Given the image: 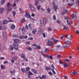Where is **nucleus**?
I'll list each match as a JSON object with an SVG mask.
<instances>
[{
	"instance_id": "obj_1",
	"label": "nucleus",
	"mask_w": 79,
	"mask_h": 79,
	"mask_svg": "<svg viewBox=\"0 0 79 79\" xmlns=\"http://www.w3.org/2000/svg\"><path fill=\"white\" fill-rule=\"evenodd\" d=\"M47 21V18H44L43 20H41L40 22V26L41 27H42L44 25H45L46 24V23Z\"/></svg>"
},
{
	"instance_id": "obj_2",
	"label": "nucleus",
	"mask_w": 79,
	"mask_h": 79,
	"mask_svg": "<svg viewBox=\"0 0 79 79\" xmlns=\"http://www.w3.org/2000/svg\"><path fill=\"white\" fill-rule=\"evenodd\" d=\"M11 6H12V4H11L10 3H8L7 5V11L9 12L11 11L12 10V8H11Z\"/></svg>"
},
{
	"instance_id": "obj_3",
	"label": "nucleus",
	"mask_w": 79,
	"mask_h": 79,
	"mask_svg": "<svg viewBox=\"0 0 79 79\" xmlns=\"http://www.w3.org/2000/svg\"><path fill=\"white\" fill-rule=\"evenodd\" d=\"M53 5L54 6L53 7V8L54 9L55 11H57V10H56L58 9V6H56V4L55 2H53Z\"/></svg>"
},
{
	"instance_id": "obj_4",
	"label": "nucleus",
	"mask_w": 79,
	"mask_h": 79,
	"mask_svg": "<svg viewBox=\"0 0 79 79\" xmlns=\"http://www.w3.org/2000/svg\"><path fill=\"white\" fill-rule=\"evenodd\" d=\"M53 42L50 41V40L48 41V42L47 43V45H48L49 46H51L52 45H53Z\"/></svg>"
},
{
	"instance_id": "obj_5",
	"label": "nucleus",
	"mask_w": 79,
	"mask_h": 79,
	"mask_svg": "<svg viewBox=\"0 0 79 79\" xmlns=\"http://www.w3.org/2000/svg\"><path fill=\"white\" fill-rule=\"evenodd\" d=\"M25 16L28 18H30V19H31V17L29 14V12H26L25 15Z\"/></svg>"
},
{
	"instance_id": "obj_6",
	"label": "nucleus",
	"mask_w": 79,
	"mask_h": 79,
	"mask_svg": "<svg viewBox=\"0 0 79 79\" xmlns=\"http://www.w3.org/2000/svg\"><path fill=\"white\" fill-rule=\"evenodd\" d=\"M51 40H52L54 42H59V40H55L53 37H51Z\"/></svg>"
},
{
	"instance_id": "obj_7",
	"label": "nucleus",
	"mask_w": 79,
	"mask_h": 79,
	"mask_svg": "<svg viewBox=\"0 0 79 79\" xmlns=\"http://www.w3.org/2000/svg\"><path fill=\"white\" fill-rule=\"evenodd\" d=\"M64 18L65 20H67V23L68 26H69V24H70V21H69V17H65Z\"/></svg>"
},
{
	"instance_id": "obj_8",
	"label": "nucleus",
	"mask_w": 79,
	"mask_h": 79,
	"mask_svg": "<svg viewBox=\"0 0 79 79\" xmlns=\"http://www.w3.org/2000/svg\"><path fill=\"white\" fill-rule=\"evenodd\" d=\"M29 6L31 10H32V11H35V8H34V7H33V6H32V5L29 4Z\"/></svg>"
},
{
	"instance_id": "obj_9",
	"label": "nucleus",
	"mask_w": 79,
	"mask_h": 79,
	"mask_svg": "<svg viewBox=\"0 0 79 79\" xmlns=\"http://www.w3.org/2000/svg\"><path fill=\"white\" fill-rule=\"evenodd\" d=\"M14 46V48L15 49V50H18V44H14L13 45Z\"/></svg>"
},
{
	"instance_id": "obj_10",
	"label": "nucleus",
	"mask_w": 79,
	"mask_h": 79,
	"mask_svg": "<svg viewBox=\"0 0 79 79\" xmlns=\"http://www.w3.org/2000/svg\"><path fill=\"white\" fill-rule=\"evenodd\" d=\"M72 19H77V18L76 15L73 14L72 15Z\"/></svg>"
},
{
	"instance_id": "obj_11",
	"label": "nucleus",
	"mask_w": 79,
	"mask_h": 79,
	"mask_svg": "<svg viewBox=\"0 0 79 79\" xmlns=\"http://www.w3.org/2000/svg\"><path fill=\"white\" fill-rule=\"evenodd\" d=\"M10 73H11L12 75H14L15 74V73H16V71H15V70H10Z\"/></svg>"
},
{
	"instance_id": "obj_12",
	"label": "nucleus",
	"mask_w": 79,
	"mask_h": 79,
	"mask_svg": "<svg viewBox=\"0 0 79 79\" xmlns=\"http://www.w3.org/2000/svg\"><path fill=\"white\" fill-rule=\"evenodd\" d=\"M37 32V30L35 29H33L32 31V33H33V34H34V35L35 34V32Z\"/></svg>"
},
{
	"instance_id": "obj_13",
	"label": "nucleus",
	"mask_w": 79,
	"mask_h": 79,
	"mask_svg": "<svg viewBox=\"0 0 79 79\" xmlns=\"http://www.w3.org/2000/svg\"><path fill=\"white\" fill-rule=\"evenodd\" d=\"M66 13H68V10H65V11H64L61 13V15H64V14H66Z\"/></svg>"
},
{
	"instance_id": "obj_14",
	"label": "nucleus",
	"mask_w": 79,
	"mask_h": 79,
	"mask_svg": "<svg viewBox=\"0 0 79 79\" xmlns=\"http://www.w3.org/2000/svg\"><path fill=\"white\" fill-rule=\"evenodd\" d=\"M44 32V30L43 29H41L38 31V33L39 34H41Z\"/></svg>"
},
{
	"instance_id": "obj_15",
	"label": "nucleus",
	"mask_w": 79,
	"mask_h": 79,
	"mask_svg": "<svg viewBox=\"0 0 79 79\" xmlns=\"http://www.w3.org/2000/svg\"><path fill=\"white\" fill-rule=\"evenodd\" d=\"M63 29L66 30V31H68L69 30V27L68 26H64Z\"/></svg>"
},
{
	"instance_id": "obj_16",
	"label": "nucleus",
	"mask_w": 79,
	"mask_h": 79,
	"mask_svg": "<svg viewBox=\"0 0 79 79\" xmlns=\"http://www.w3.org/2000/svg\"><path fill=\"white\" fill-rule=\"evenodd\" d=\"M77 74V72H76L75 70H73V73H72V76H74V75H76Z\"/></svg>"
},
{
	"instance_id": "obj_17",
	"label": "nucleus",
	"mask_w": 79,
	"mask_h": 79,
	"mask_svg": "<svg viewBox=\"0 0 79 79\" xmlns=\"http://www.w3.org/2000/svg\"><path fill=\"white\" fill-rule=\"evenodd\" d=\"M15 43L14 44H18V43L19 42V40L17 39H15L14 40Z\"/></svg>"
},
{
	"instance_id": "obj_18",
	"label": "nucleus",
	"mask_w": 79,
	"mask_h": 79,
	"mask_svg": "<svg viewBox=\"0 0 79 79\" xmlns=\"http://www.w3.org/2000/svg\"><path fill=\"white\" fill-rule=\"evenodd\" d=\"M5 10V9L3 8H1L0 9V13H2Z\"/></svg>"
},
{
	"instance_id": "obj_19",
	"label": "nucleus",
	"mask_w": 79,
	"mask_h": 79,
	"mask_svg": "<svg viewBox=\"0 0 79 79\" xmlns=\"http://www.w3.org/2000/svg\"><path fill=\"white\" fill-rule=\"evenodd\" d=\"M63 65L64 68H66V67H68L69 65L67 63H65L63 64Z\"/></svg>"
},
{
	"instance_id": "obj_20",
	"label": "nucleus",
	"mask_w": 79,
	"mask_h": 79,
	"mask_svg": "<svg viewBox=\"0 0 79 79\" xmlns=\"http://www.w3.org/2000/svg\"><path fill=\"white\" fill-rule=\"evenodd\" d=\"M31 71H32V72H33L34 74H37V70L34 69H32Z\"/></svg>"
},
{
	"instance_id": "obj_21",
	"label": "nucleus",
	"mask_w": 79,
	"mask_h": 79,
	"mask_svg": "<svg viewBox=\"0 0 79 79\" xmlns=\"http://www.w3.org/2000/svg\"><path fill=\"white\" fill-rule=\"evenodd\" d=\"M25 31H26V28L25 27H23L22 29V33L23 34H24V32H25Z\"/></svg>"
},
{
	"instance_id": "obj_22",
	"label": "nucleus",
	"mask_w": 79,
	"mask_h": 79,
	"mask_svg": "<svg viewBox=\"0 0 79 79\" xmlns=\"http://www.w3.org/2000/svg\"><path fill=\"white\" fill-rule=\"evenodd\" d=\"M49 51V48H46L45 49V50L44 51V52L45 53H47Z\"/></svg>"
},
{
	"instance_id": "obj_23",
	"label": "nucleus",
	"mask_w": 79,
	"mask_h": 79,
	"mask_svg": "<svg viewBox=\"0 0 79 79\" xmlns=\"http://www.w3.org/2000/svg\"><path fill=\"white\" fill-rule=\"evenodd\" d=\"M8 23V21L6 20H4L3 22V24H6Z\"/></svg>"
},
{
	"instance_id": "obj_24",
	"label": "nucleus",
	"mask_w": 79,
	"mask_h": 79,
	"mask_svg": "<svg viewBox=\"0 0 79 79\" xmlns=\"http://www.w3.org/2000/svg\"><path fill=\"white\" fill-rule=\"evenodd\" d=\"M12 37H18L19 36L18 35V34H16L15 35L13 34L12 35Z\"/></svg>"
},
{
	"instance_id": "obj_25",
	"label": "nucleus",
	"mask_w": 79,
	"mask_h": 79,
	"mask_svg": "<svg viewBox=\"0 0 79 79\" xmlns=\"http://www.w3.org/2000/svg\"><path fill=\"white\" fill-rule=\"evenodd\" d=\"M66 42L67 44L69 45V46L71 45V41L67 40L66 41Z\"/></svg>"
},
{
	"instance_id": "obj_26",
	"label": "nucleus",
	"mask_w": 79,
	"mask_h": 79,
	"mask_svg": "<svg viewBox=\"0 0 79 79\" xmlns=\"http://www.w3.org/2000/svg\"><path fill=\"white\" fill-rule=\"evenodd\" d=\"M19 10L20 13L23 14V13H24V11L22 9H21V8H20L19 9Z\"/></svg>"
},
{
	"instance_id": "obj_27",
	"label": "nucleus",
	"mask_w": 79,
	"mask_h": 79,
	"mask_svg": "<svg viewBox=\"0 0 79 79\" xmlns=\"http://www.w3.org/2000/svg\"><path fill=\"white\" fill-rule=\"evenodd\" d=\"M1 3H2V5H3L5 4V3L6 2V1L5 0H1Z\"/></svg>"
},
{
	"instance_id": "obj_28",
	"label": "nucleus",
	"mask_w": 79,
	"mask_h": 79,
	"mask_svg": "<svg viewBox=\"0 0 79 79\" xmlns=\"http://www.w3.org/2000/svg\"><path fill=\"white\" fill-rule=\"evenodd\" d=\"M1 69H5V65H1Z\"/></svg>"
},
{
	"instance_id": "obj_29",
	"label": "nucleus",
	"mask_w": 79,
	"mask_h": 79,
	"mask_svg": "<svg viewBox=\"0 0 79 79\" xmlns=\"http://www.w3.org/2000/svg\"><path fill=\"white\" fill-rule=\"evenodd\" d=\"M39 4V0H36L35 1V5H37Z\"/></svg>"
},
{
	"instance_id": "obj_30",
	"label": "nucleus",
	"mask_w": 79,
	"mask_h": 79,
	"mask_svg": "<svg viewBox=\"0 0 79 79\" xmlns=\"http://www.w3.org/2000/svg\"><path fill=\"white\" fill-rule=\"evenodd\" d=\"M3 45L0 44V49L1 50H2V49H3Z\"/></svg>"
},
{
	"instance_id": "obj_31",
	"label": "nucleus",
	"mask_w": 79,
	"mask_h": 79,
	"mask_svg": "<svg viewBox=\"0 0 79 79\" xmlns=\"http://www.w3.org/2000/svg\"><path fill=\"white\" fill-rule=\"evenodd\" d=\"M21 56H22V58H24V59L26 58V57H25V55H24V54H22Z\"/></svg>"
},
{
	"instance_id": "obj_32",
	"label": "nucleus",
	"mask_w": 79,
	"mask_h": 79,
	"mask_svg": "<svg viewBox=\"0 0 79 79\" xmlns=\"http://www.w3.org/2000/svg\"><path fill=\"white\" fill-rule=\"evenodd\" d=\"M15 25H12L11 27V29H15Z\"/></svg>"
},
{
	"instance_id": "obj_33",
	"label": "nucleus",
	"mask_w": 79,
	"mask_h": 79,
	"mask_svg": "<svg viewBox=\"0 0 79 79\" xmlns=\"http://www.w3.org/2000/svg\"><path fill=\"white\" fill-rule=\"evenodd\" d=\"M3 39L4 41H6L7 39V37L6 36H3Z\"/></svg>"
},
{
	"instance_id": "obj_34",
	"label": "nucleus",
	"mask_w": 79,
	"mask_h": 79,
	"mask_svg": "<svg viewBox=\"0 0 79 79\" xmlns=\"http://www.w3.org/2000/svg\"><path fill=\"white\" fill-rule=\"evenodd\" d=\"M28 26L29 28L31 29H32V26H31V24H29L28 25Z\"/></svg>"
},
{
	"instance_id": "obj_35",
	"label": "nucleus",
	"mask_w": 79,
	"mask_h": 79,
	"mask_svg": "<svg viewBox=\"0 0 79 79\" xmlns=\"http://www.w3.org/2000/svg\"><path fill=\"white\" fill-rule=\"evenodd\" d=\"M7 19L9 20H10L8 21V22H12L13 20H11V19L10 18V17H8Z\"/></svg>"
},
{
	"instance_id": "obj_36",
	"label": "nucleus",
	"mask_w": 79,
	"mask_h": 79,
	"mask_svg": "<svg viewBox=\"0 0 79 79\" xmlns=\"http://www.w3.org/2000/svg\"><path fill=\"white\" fill-rule=\"evenodd\" d=\"M21 71L23 73H26L27 71L26 70L23 69H21Z\"/></svg>"
},
{
	"instance_id": "obj_37",
	"label": "nucleus",
	"mask_w": 79,
	"mask_h": 79,
	"mask_svg": "<svg viewBox=\"0 0 79 79\" xmlns=\"http://www.w3.org/2000/svg\"><path fill=\"white\" fill-rule=\"evenodd\" d=\"M13 60H16L18 59V57H14L12 58Z\"/></svg>"
},
{
	"instance_id": "obj_38",
	"label": "nucleus",
	"mask_w": 79,
	"mask_h": 79,
	"mask_svg": "<svg viewBox=\"0 0 79 79\" xmlns=\"http://www.w3.org/2000/svg\"><path fill=\"white\" fill-rule=\"evenodd\" d=\"M47 10L48 13H50V8H48L47 9Z\"/></svg>"
},
{
	"instance_id": "obj_39",
	"label": "nucleus",
	"mask_w": 79,
	"mask_h": 79,
	"mask_svg": "<svg viewBox=\"0 0 79 79\" xmlns=\"http://www.w3.org/2000/svg\"><path fill=\"white\" fill-rule=\"evenodd\" d=\"M12 13L13 14V16L15 17V15H16V12L13 11L12 12Z\"/></svg>"
},
{
	"instance_id": "obj_40",
	"label": "nucleus",
	"mask_w": 79,
	"mask_h": 79,
	"mask_svg": "<svg viewBox=\"0 0 79 79\" xmlns=\"http://www.w3.org/2000/svg\"><path fill=\"white\" fill-rule=\"evenodd\" d=\"M42 77L43 78V79H45L46 78H47V77H46V76L45 75H43L42 76Z\"/></svg>"
},
{
	"instance_id": "obj_41",
	"label": "nucleus",
	"mask_w": 79,
	"mask_h": 79,
	"mask_svg": "<svg viewBox=\"0 0 79 79\" xmlns=\"http://www.w3.org/2000/svg\"><path fill=\"white\" fill-rule=\"evenodd\" d=\"M6 36V32H4L3 33V37Z\"/></svg>"
},
{
	"instance_id": "obj_42",
	"label": "nucleus",
	"mask_w": 79,
	"mask_h": 79,
	"mask_svg": "<svg viewBox=\"0 0 79 79\" xmlns=\"http://www.w3.org/2000/svg\"><path fill=\"white\" fill-rule=\"evenodd\" d=\"M10 50H13V47L11 46H10Z\"/></svg>"
},
{
	"instance_id": "obj_43",
	"label": "nucleus",
	"mask_w": 79,
	"mask_h": 79,
	"mask_svg": "<svg viewBox=\"0 0 79 79\" xmlns=\"http://www.w3.org/2000/svg\"><path fill=\"white\" fill-rule=\"evenodd\" d=\"M28 74H29V75H33V73H31V72L29 71L28 72Z\"/></svg>"
},
{
	"instance_id": "obj_44",
	"label": "nucleus",
	"mask_w": 79,
	"mask_h": 79,
	"mask_svg": "<svg viewBox=\"0 0 79 79\" xmlns=\"http://www.w3.org/2000/svg\"><path fill=\"white\" fill-rule=\"evenodd\" d=\"M18 2H19V0H15L14 2V3H18Z\"/></svg>"
},
{
	"instance_id": "obj_45",
	"label": "nucleus",
	"mask_w": 79,
	"mask_h": 79,
	"mask_svg": "<svg viewBox=\"0 0 79 79\" xmlns=\"http://www.w3.org/2000/svg\"><path fill=\"white\" fill-rule=\"evenodd\" d=\"M64 61H67L68 62H69V61H69V60H68V59H64Z\"/></svg>"
},
{
	"instance_id": "obj_46",
	"label": "nucleus",
	"mask_w": 79,
	"mask_h": 79,
	"mask_svg": "<svg viewBox=\"0 0 79 79\" xmlns=\"http://www.w3.org/2000/svg\"><path fill=\"white\" fill-rule=\"evenodd\" d=\"M25 21V19H23L21 20V23H24V22Z\"/></svg>"
},
{
	"instance_id": "obj_47",
	"label": "nucleus",
	"mask_w": 79,
	"mask_h": 79,
	"mask_svg": "<svg viewBox=\"0 0 79 79\" xmlns=\"http://www.w3.org/2000/svg\"><path fill=\"white\" fill-rule=\"evenodd\" d=\"M50 68L49 67L47 66L45 68V69L47 70H50Z\"/></svg>"
},
{
	"instance_id": "obj_48",
	"label": "nucleus",
	"mask_w": 79,
	"mask_h": 79,
	"mask_svg": "<svg viewBox=\"0 0 79 79\" xmlns=\"http://www.w3.org/2000/svg\"><path fill=\"white\" fill-rule=\"evenodd\" d=\"M36 48L37 49H40V45H37L36 46Z\"/></svg>"
},
{
	"instance_id": "obj_49",
	"label": "nucleus",
	"mask_w": 79,
	"mask_h": 79,
	"mask_svg": "<svg viewBox=\"0 0 79 79\" xmlns=\"http://www.w3.org/2000/svg\"><path fill=\"white\" fill-rule=\"evenodd\" d=\"M30 70V68H29V67H27L26 69V70L27 71H29Z\"/></svg>"
},
{
	"instance_id": "obj_50",
	"label": "nucleus",
	"mask_w": 79,
	"mask_h": 79,
	"mask_svg": "<svg viewBox=\"0 0 79 79\" xmlns=\"http://www.w3.org/2000/svg\"><path fill=\"white\" fill-rule=\"evenodd\" d=\"M53 19L54 20H56V16H55V15H54L53 16Z\"/></svg>"
},
{
	"instance_id": "obj_51",
	"label": "nucleus",
	"mask_w": 79,
	"mask_h": 79,
	"mask_svg": "<svg viewBox=\"0 0 79 79\" xmlns=\"http://www.w3.org/2000/svg\"><path fill=\"white\" fill-rule=\"evenodd\" d=\"M52 29L51 28H49L48 29V31H52Z\"/></svg>"
},
{
	"instance_id": "obj_52",
	"label": "nucleus",
	"mask_w": 79,
	"mask_h": 79,
	"mask_svg": "<svg viewBox=\"0 0 79 79\" xmlns=\"http://www.w3.org/2000/svg\"><path fill=\"white\" fill-rule=\"evenodd\" d=\"M57 57L58 58H61V56L60 55H58L57 56Z\"/></svg>"
},
{
	"instance_id": "obj_53",
	"label": "nucleus",
	"mask_w": 79,
	"mask_h": 79,
	"mask_svg": "<svg viewBox=\"0 0 79 79\" xmlns=\"http://www.w3.org/2000/svg\"><path fill=\"white\" fill-rule=\"evenodd\" d=\"M41 54L43 56H44V57H45V55L44 54V52H41Z\"/></svg>"
},
{
	"instance_id": "obj_54",
	"label": "nucleus",
	"mask_w": 79,
	"mask_h": 79,
	"mask_svg": "<svg viewBox=\"0 0 79 79\" xmlns=\"http://www.w3.org/2000/svg\"><path fill=\"white\" fill-rule=\"evenodd\" d=\"M37 8L38 10H40V6H37Z\"/></svg>"
},
{
	"instance_id": "obj_55",
	"label": "nucleus",
	"mask_w": 79,
	"mask_h": 79,
	"mask_svg": "<svg viewBox=\"0 0 79 79\" xmlns=\"http://www.w3.org/2000/svg\"><path fill=\"white\" fill-rule=\"evenodd\" d=\"M76 3L78 5H79V0H77Z\"/></svg>"
},
{
	"instance_id": "obj_56",
	"label": "nucleus",
	"mask_w": 79,
	"mask_h": 79,
	"mask_svg": "<svg viewBox=\"0 0 79 79\" xmlns=\"http://www.w3.org/2000/svg\"><path fill=\"white\" fill-rule=\"evenodd\" d=\"M68 5H69V6H73V4L68 3Z\"/></svg>"
},
{
	"instance_id": "obj_57",
	"label": "nucleus",
	"mask_w": 79,
	"mask_h": 79,
	"mask_svg": "<svg viewBox=\"0 0 79 79\" xmlns=\"http://www.w3.org/2000/svg\"><path fill=\"white\" fill-rule=\"evenodd\" d=\"M51 67L53 68V69H55V66H54L53 65V64H52L51 65Z\"/></svg>"
},
{
	"instance_id": "obj_58",
	"label": "nucleus",
	"mask_w": 79,
	"mask_h": 79,
	"mask_svg": "<svg viewBox=\"0 0 79 79\" xmlns=\"http://www.w3.org/2000/svg\"><path fill=\"white\" fill-rule=\"evenodd\" d=\"M19 39H23L24 38V36H19Z\"/></svg>"
},
{
	"instance_id": "obj_59",
	"label": "nucleus",
	"mask_w": 79,
	"mask_h": 79,
	"mask_svg": "<svg viewBox=\"0 0 79 79\" xmlns=\"http://www.w3.org/2000/svg\"><path fill=\"white\" fill-rule=\"evenodd\" d=\"M59 63H60V64H64V63L62 62V61L61 60L59 61Z\"/></svg>"
},
{
	"instance_id": "obj_60",
	"label": "nucleus",
	"mask_w": 79,
	"mask_h": 79,
	"mask_svg": "<svg viewBox=\"0 0 79 79\" xmlns=\"http://www.w3.org/2000/svg\"><path fill=\"white\" fill-rule=\"evenodd\" d=\"M32 46H34V47H37V45L36 44H33L32 45Z\"/></svg>"
},
{
	"instance_id": "obj_61",
	"label": "nucleus",
	"mask_w": 79,
	"mask_h": 79,
	"mask_svg": "<svg viewBox=\"0 0 79 79\" xmlns=\"http://www.w3.org/2000/svg\"><path fill=\"white\" fill-rule=\"evenodd\" d=\"M38 78H39V79H43V77H40V76H39L38 77Z\"/></svg>"
},
{
	"instance_id": "obj_62",
	"label": "nucleus",
	"mask_w": 79,
	"mask_h": 79,
	"mask_svg": "<svg viewBox=\"0 0 79 79\" xmlns=\"http://www.w3.org/2000/svg\"><path fill=\"white\" fill-rule=\"evenodd\" d=\"M11 62L12 63H14V62H15V61L14 60L12 59L11 60Z\"/></svg>"
},
{
	"instance_id": "obj_63",
	"label": "nucleus",
	"mask_w": 79,
	"mask_h": 79,
	"mask_svg": "<svg viewBox=\"0 0 79 79\" xmlns=\"http://www.w3.org/2000/svg\"><path fill=\"white\" fill-rule=\"evenodd\" d=\"M76 32L77 34H79V31L78 30L76 31Z\"/></svg>"
},
{
	"instance_id": "obj_64",
	"label": "nucleus",
	"mask_w": 79,
	"mask_h": 79,
	"mask_svg": "<svg viewBox=\"0 0 79 79\" xmlns=\"http://www.w3.org/2000/svg\"><path fill=\"white\" fill-rule=\"evenodd\" d=\"M63 47L64 48H66V47H67V45H64L63 46Z\"/></svg>"
}]
</instances>
